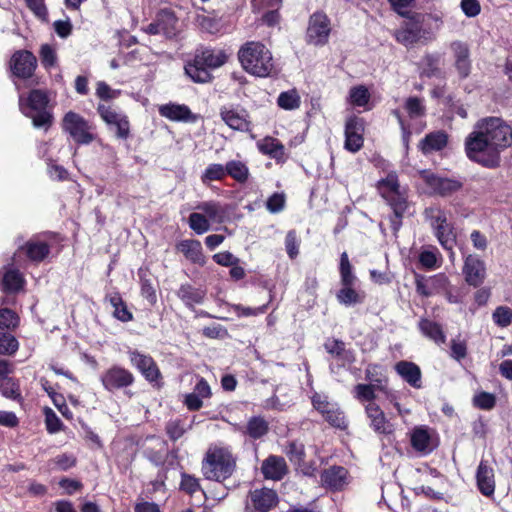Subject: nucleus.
Returning <instances> with one entry per match:
<instances>
[{
    "label": "nucleus",
    "mask_w": 512,
    "mask_h": 512,
    "mask_svg": "<svg viewBox=\"0 0 512 512\" xmlns=\"http://www.w3.org/2000/svg\"><path fill=\"white\" fill-rule=\"evenodd\" d=\"M512 145V128L503 119L479 120L465 140L467 157L488 168L499 165L500 153Z\"/></svg>",
    "instance_id": "obj_1"
},
{
    "label": "nucleus",
    "mask_w": 512,
    "mask_h": 512,
    "mask_svg": "<svg viewBox=\"0 0 512 512\" xmlns=\"http://www.w3.org/2000/svg\"><path fill=\"white\" fill-rule=\"evenodd\" d=\"M244 70L257 77H268L276 73L271 51L261 42H247L238 52Z\"/></svg>",
    "instance_id": "obj_2"
},
{
    "label": "nucleus",
    "mask_w": 512,
    "mask_h": 512,
    "mask_svg": "<svg viewBox=\"0 0 512 512\" xmlns=\"http://www.w3.org/2000/svg\"><path fill=\"white\" fill-rule=\"evenodd\" d=\"M227 60V55L222 50L203 48L197 50L194 59L185 65V73L198 83H206L211 80L209 69L222 66Z\"/></svg>",
    "instance_id": "obj_3"
},
{
    "label": "nucleus",
    "mask_w": 512,
    "mask_h": 512,
    "mask_svg": "<svg viewBox=\"0 0 512 512\" xmlns=\"http://www.w3.org/2000/svg\"><path fill=\"white\" fill-rule=\"evenodd\" d=\"M236 461L226 448H210L202 462V473L206 479L224 481L235 470Z\"/></svg>",
    "instance_id": "obj_4"
},
{
    "label": "nucleus",
    "mask_w": 512,
    "mask_h": 512,
    "mask_svg": "<svg viewBox=\"0 0 512 512\" xmlns=\"http://www.w3.org/2000/svg\"><path fill=\"white\" fill-rule=\"evenodd\" d=\"M49 103L48 93L45 90L34 89L30 91L27 98L19 96V108L21 112L32 119L36 128L49 126L52 115L47 110Z\"/></svg>",
    "instance_id": "obj_5"
},
{
    "label": "nucleus",
    "mask_w": 512,
    "mask_h": 512,
    "mask_svg": "<svg viewBox=\"0 0 512 512\" xmlns=\"http://www.w3.org/2000/svg\"><path fill=\"white\" fill-rule=\"evenodd\" d=\"M379 190L382 196L389 202L394 216L391 217V227L397 232L402 225V217L408 209V202L404 192L400 191L397 175L390 173L379 181Z\"/></svg>",
    "instance_id": "obj_6"
},
{
    "label": "nucleus",
    "mask_w": 512,
    "mask_h": 512,
    "mask_svg": "<svg viewBox=\"0 0 512 512\" xmlns=\"http://www.w3.org/2000/svg\"><path fill=\"white\" fill-rule=\"evenodd\" d=\"M339 272L342 287L336 294L338 302L345 306L361 303L364 296L354 288L357 278L352 271V265L346 252L340 256Z\"/></svg>",
    "instance_id": "obj_7"
},
{
    "label": "nucleus",
    "mask_w": 512,
    "mask_h": 512,
    "mask_svg": "<svg viewBox=\"0 0 512 512\" xmlns=\"http://www.w3.org/2000/svg\"><path fill=\"white\" fill-rule=\"evenodd\" d=\"M62 128L78 144H89L94 140L92 126L73 111L67 112L63 117Z\"/></svg>",
    "instance_id": "obj_8"
},
{
    "label": "nucleus",
    "mask_w": 512,
    "mask_h": 512,
    "mask_svg": "<svg viewBox=\"0 0 512 512\" xmlns=\"http://www.w3.org/2000/svg\"><path fill=\"white\" fill-rule=\"evenodd\" d=\"M222 121L232 130L250 132L252 122L248 111L238 106L228 105L220 108Z\"/></svg>",
    "instance_id": "obj_9"
},
{
    "label": "nucleus",
    "mask_w": 512,
    "mask_h": 512,
    "mask_svg": "<svg viewBox=\"0 0 512 512\" xmlns=\"http://www.w3.org/2000/svg\"><path fill=\"white\" fill-rule=\"evenodd\" d=\"M364 129H365V122L362 118H359L357 116H350L347 118L345 122V141H344V148L351 152L356 153L358 152L362 147L364 143Z\"/></svg>",
    "instance_id": "obj_10"
},
{
    "label": "nucleus",
    "mask_w": 512,
    "mask_h": 512,
    "mask_svg": "<svg viewBox=\"0 0 512 512\" xmlns=\"http://www.w3.org/2000/svg\"><path fill=\"white\" fill-rule=\"evenodd\" d=\"M100 380L107 391L113 392L132 385L134 376L129 370L114 365L102 373Z\"/></svg>",
    "instance_id": "obj_11"
},
{
    "label": "nucleus",
    "mask_w": 512,
    "mask_h": 512,
    "mask_svg": "<svg viewBox=\"0 0 512 512\" xmlns=\"http://www.w3.org/2000/svg\"><path fill=\"white\" fill-rule=\"evenodd\" d=\"M37 67V59L28 50L16 51L10 59V69L14 76L22 79L31 78Z\"/></svg>",
    "instance_id": "obj_12"
},
{
    "label": "nucleus",
    "mask_w": 512,
    "mask_h": 512,
    "mask_svg": "<svg viewBox=\"0 0 512 512\" xmlns=\"http://www.w3.org/2000/svg\"><path fill=\"white\" fill-rule=\"evenodd\" d=\"M330 22L328 17L321 13H314L309 20L307 28V39L314 45H323L328 41L330 34Z\"/></svg>",
    "instance_id": "obj_13"
},
{
    "label": "nucleus",
    "mask_w": 512,
    "mask_h": 512,
    "mask_svg": "<svg viewBox=\"0 0 512 512\" xmlns=\"http://www.w3.org/2000/svg\"><path fill=\"white\" fill-rule=\"evenodd\" d=\"M278 504L277 493L269 488L255 489L249 493L246 509L268 512Z\"/></svg>",
    "instance_id": "obj_14"
},
{
    "label": "nucleus",
    "mask_w": 512,
    "mask_h": 512,
    "mask_svg": "<svg viewBox=\"0 0 512 512\" xmlns=\"http://www.w3.org/2000/svg\"><path fill=\"white\" fill-rule=\"evenodd\" d=\"M97 110L106 124L115 127L118 138L127 139L129 137L130 127L126 115L106 105H99Z\"/></svg>",
    "instance_id": "obj_15"
},
{
    "label": "nucleus",
    "mask_w": 512,
    "mask_h": 512,
    "mask_svg": "<svg viewBox=\"0 0 512 512\" xmlns=\"http://www.w3.org/2000/svg\"><path fill=\"white\" fill-rule=\"evenodd\" d=\"M450 50L453 56V65L461 79L467 78L472 69L470 59V50L466 43L461 41H453L450 44Z\"/></svg>",
    "instance_id": "obj_16"
},
{
    "label": "nucleus",
    "mask_w": 512,
    "mask_h": 512,
    "mask_svg": "<svg viewBox=\"0 0 512 512\" xmlns=\"http://www.w3.org/2000/svg\"><path fill=\"white\" fill-rule=\"evenodd\" d=\"M465 281L474 287L480 286L486 278V266L476 255H468L463 266Z\"/></svg>",
    "instance_id": "obj_17"
},
{
    "label": "nucleus",
    "mask_w": 512,
    "mask_h": 512,
    "mask_svg": "<svg viewBox=\"0 0 512 512\" xmlns=\"http://www.w3.org/2000/svg\"><path fill=\"white\" fill-rule=\"evenodd\" d=\"M422 178L432 192L440 196L451 195L458 191L462 186L457 180L439 177L428 171L422 172Z\"/></svg>",
    "instance_id": "obj_18"
},
{
    "label": "nucleus",
    "mask_w": 512,
    "mask_h": 512,
    "mask_svg": "<svg viewBox=\"0 0 512 512\" xmlns=\"http://www.w3.org/2000/svg\"><path fill=\"white\" fill-rule=\"evenodd\" d=\"M128 354L131 364L135 366L148 381H156L159 378L160 372L152 357L142 354L137 350H130Z\"/></svg>",
    "instance_id": "obj_19"
},
{
    "label": "nucleus",
    "mask_w": 512,
    "mask_h": 512,
    "mask_svg": "<svg viewBox=\"0 0 512 512\" xmlns=\"http://www.w3.org/2000/svg\"><path fill=\"white\" fill-rule=\"evenodd\" d=\"M425 32L422 29L421 21L418 18L409 19L404 25L395 32L396 40L405 45L410 46L424 37Z\"/></svg>",
    "instance_id": "obj_20"
},
{
    "label": "nucleus",
    "mask_w": 512,
    "mask_h": 512,
    "mask_svg": "<svg viewBox=\"0 0 512 512\" xmlns=\"http://www.w3.org/2000/svg\"><path fill=\"white\" fill-rule=\"evenodd\" d=\"M261 472L265 479L279 481L287 474L288 467L283 457L270 455L263 460Z\"/></svg>",
    "instance_id": "obj_21"
},
{
    "label": "nucleus",
    "mask_w": 512,
    "mask_h": 512,
    "mask_svg": "<svg viewBox=\"0 0 512 512\" xmlns=\"http://www.w3.org/2000/svg\"><path fill=\"white\" fill-rule=\"evenodd\" d=\"M159 114L171 121L193 122L196 117L190 108L184 104L169 103L159 107Z\"/></svg>",
    "instance_id": "obj_22"
},
{
    "label": "nucleus",
    "mask_w": 512,
    "mask_h": 512,
    "mask_svg": "<svg viewBox=\"0 0 512 512\" xmlns=\"http://www.w3.org/2000/svg\"><path fill=\"white\" fill-rule=\"evenodd\" d=\"M366 415L370 420L372 429L380 434L391 432V425L387 421L384 412L376 403H368L365 406Z\"/></svg>",
    "instance_id": "obj_23"
},
{
    "label": "nucleus",
    "mask_w": 512,
    "mask_h": 512,
    "mask_svg": "<svg viewBox=\"0 0 512 512\" xmlns=\"http://www.w3.org/2000/svg\"><path fill=\"white\" fill-rule=\"evenodd\" d=\"M477 486L480 492L485 496H491L495 491V480L493 469L488 466L486 461H481L477 473Z\"/></svg>",
    "instance_id": "obj_24"
},
{
    "label": "nucleus",
    "mask_w": 512,
    "mask_h": 512,
    "mask_svg": "<svg viewBox=\"0 0 512 512\" xmlns=\"http://www.w3.org/2000/svg\"><path fill=\"white\" fill-rule=\"evenodd\" d=\"M0 276L2 277L1 289L4 292H17L24 286L25 280L22 274L11 266L3 267L0 270Z\"/></svg>",
    "instance_id": "obj_25"
},
{
    "label": "nucleus",
    "mask_w": 512,
    "mask_h": 512,
    "mask_svg": "<svg viewBox=\"0 0 512 512\" xmlns=\"http://www.w3.org/2000/svg\"><path fill=\"white\" fill-rule=\"evenodd\" d=\"M396 372L412 387L421 388V370L418 365L409 361H400L395 365Z\"/></svg>",
    "instance_id": "obj_26"
},
{
    "label": "nucleus",
    "mask_w": 512,
    "mask_h": 512,
    "mask_svg": "<svg viewBox=\"0 0 512 512\" xmlns=\"http://www.w3.org/2000/svg\"><path fill=\"white\" fill-rule=\"evenodd\" d=\"M177 249L192 263L201 266L205 264V257L200 241L194 239L182 240L177 244Z\"/></svg>",
    "instance_id": "obj_27"
},
{
    "label": "nucleus",
    "mask_w": 512,
    "mask_h": 512,
    "mask_svg": "<svg viewBox=\"0 0 512 512\" xmlns=\"http://www.w3.org/2000/svg\"><path fill=\"white\" fill-rule=\"evenodd\" d=\"M321 481L331 489H341L347 483V470L338 466L330 467L322 472Z\"/></svg>",
    "instance_id": "obj_28"
},
{
    "label": "nucleus",
    "mask_w": 512,
    "mask_h": 512,
    "mask_svg": "<svg viewBox=\"0 0 512 512\" xmlns=\"http://www.w3.org/2000/svg\"><path fill=\"white\" fill-rule=\"evenodd\" d=\"M412 447L423 454H428L434 449L431 434L425 427H416L411 433Z\"/></svg>",
    "instance_id": "obj_29"
},
{
    "label": "nucleus",
    "mask_w": 512,
    "mask_h": 512,
    "mask_svg": "<svg viewBox=\"0 0 512 512\" xmlns=\"http://www.w3.org/2000/svg\"><path fill=\"white\" fill-rule=\"evenodd\" d=\"M259 151L269 157L277 160H285V147L276 138L265 137L257 143Z\"/></svg>",
    "instance_id": "obj_30"
},
{
    "label": "nucleus",
    "mask_w": 512,
    "mask_h": 512,
    "mask_svg": "<svg viewBox=\"0 0 512 512\" xmlns=\"http://www.w3.org/2000/svg\"><path fill=\"white\" fill-rule=\"evenodd\" d=\"M435 237L437 238L440 245L449 251L453 250L456 243V235L454 233L453 226L448 222V219L433 230ZM453 256V252H451Z\"/></svg>",
    "instance_id": "obj_31"
},
{
    "label": "nucleus",
    "mask_w": 512,
    "mask_h": 512,
    "mask_svg": "<svg viewBox=\"0 0 512 512\" xmlns=\"http://www.w3.org/2000/svg\"><path fill=\"white\" fill-rule=\"evenodd\" d=\"M177 296L187 307H193L194 305L201 304L203 302L205 291L195 288L190 284H182L177 291Z\"/></svg>",
    "instance_id": "obj_32"
},
{
    "label": "nucleus",
    "mask_w": 512,
    "mask_h": 512,
    "mask_svg": "<svg viewBox=\"0 0 512 512\" xmlns=\"http://www.w3.org/2000/svg\"><path fill=\"white\" fill-rule=\"evenodd\" d=\"M447 144V135L443 132L428 134L421 142L420 149L424 154L443 149Z\"/></svg>",
    "instance_id": "obj_33"
},
{
    "label": "nucleus",
    "mask_w": 512,
    "mask_h": 512,
    "mask_svg": "<svg viewBox=\"0 0 512 512\" xmlns=\"http://www.w3.org/2000/svg\"><path fill=\"white\" fill-rule=\"evenodd\" d=\"M196 209L201 211V213L204 214L210 222L220 224L224 221L225 210L218 202L205 201L198 204Z\"/></svg>",
    "instance_id": "obj_34"
},
{
    "label": "nucleus",
    "mask_w": 512,
    "mask_h": 512,
    "mask_svg": "<svg viewBox=\"0 0 512 512\" xmlns=\"http://www.w3.org/2000/svg\"><path fill=\"white\" fill-rule=\"evenodd\" d=\"M21 249H24L28 259L34 262L44 260L50 253L49 245L42 241L30 240Z\"/></svg>",
    "instance_id": "obj_35"
},
{
    "label": "nucleus",
    "mask_w": 512,
    "mask_h": 512,
    "mask_svg": "<svg viewBox=\"0 0 512 512\" xmlns=\"http://www.w3.org/2000/svg\"><path fill=\"white\" fill-rule=\"evenodd\" d=\"M326 351L332 356L342 360L344 363H352L354 361L353 353L346 350L345 343L337 339H329L325 342Z\"/></svg>",
    "instance_id": "obj_36"
},
{
    "label": "nucleus",
    "mask_w": 512,
    "mask_h": 512,
    "mask_svg": "<svg viewBox=\"0 0 512 512\" xmlns=\"http://www.w3.org/2000/svg\"><path fill=\"white\" fill-rule=\"evenodd\" d=\"M419 329L423 335L438 344L444 343L446 340V336L441 326L429 319H421L419 322Z\"/></svg>",
    "instance_id": "obj_37"
},
{
    "label": "nucleus",
    "mask_w": 512,
    "mask_h": 512,
    "mask_svg": "<svg viewBox=\"0 0 512 512\" xmlns=\"http://www.w3.org/2000/svg\"><path fill=\"white\" fill-rule=\"evenodd\" d=\"M110 305L113 307V315L122 322L131 321L133 316L128 310L127 305L123 301L119 293H112L107 297Z\"/></svg>",
    "instance_id": "obj_38"
},
{
    "label": "nucleus",
    "mask_w": 512,
    "mask_h": 512,
    "mask_svg": "<svg viewBox=\"0 0 512 512\" xmlns=\"http://www.w3.org/2000/svg\"><path fill=\"white\" fill-rule=\"evenodd\" d=\"M370 92L364 85H357L349 90L347 102L353 107L365 108L370 101Z\"/></svg>",
    "instance_id": "obj_39"
},
{
    "label": "nucleus",
    "mask_w": 512,
    "mask_h": 512,
    "mask_svg": "<svg viewBox=\"0 0 512 512\" xmlns=\"http://www.w3.org/2000/svg\"><path fill=\"white\" fill-rule=\"evenodd\" d=\"M180 488L191 496L197 495L200 502L204 501L206 498V495L199 484V480L192 475L186 473L182 474Z\"/></svg>",
    "instance_id": "obj_40"
},
{
    "label": "nucleus",
    "mask_w": 512,
    "mask_h": 512,
    "mask_svg": "<svg viewBox=\"0 0 512 512\" xmlns=\"http://www.w3.org/2000/svg\"><path fill=\"white\" fill-rule=\"evenodd\" d=\"M159 19L162 24V34L167 38L175 37L179 31L178 20L175 15L170 11H162L159 14Z\"/></svg>",
    "instance_id": "obj_41"
},
{
    "label": "nucleus",
    "mask_w": 512,
    "mask_h": 512,
    "mask_svg": "<svg viewBox=\"0 0 512 512\" xmlns=\"http://www.w3.org/2000/svg\"><path fill=\"white\" fill-rule=\"evenodd\" d=\"M269 426L267 421L262 417H252L249 419L245 433L253 439H259L267 434Z\"/></svg>",
    "instance_id": "obj_42"
},
{
    "label": "nucleus",
    "mask_w": 512,
    "mask_h": 512,
    "mask_svg": "<svg viewBox=\"0 0 512 512\" xmlns=\"http://www.w3.org/2000/svg\"><path fill=\"white\" fill-rule=\"evenodd\" d=\"M225 167L227 169L226 175L231 176L234 180L240 183L247 181L249 177V169L243 162L232 160L227 162Z\"/></svg>",
    "instance_id": "obj_43"
},
{
    "label": "nucleus",
    "mask_w": 512,
    "mask_h": 512,
    "mask_svg": "<svg viewBox=\"0 0 512 512\" xmlns=\"http://www.w3.org/2000/svg\"><path fill=\"white\" fill-rule=\"evenodd\" d=\"M424 217L432 230H434L447 220V213L439 206H430L424 210Z\"/></svg>",
    "instance_id": "obj_44"
},
{
    "label": "nucleus",
    "mask_w": 512,
    "mask_h": 512,
    "mask_svg": "<svg viewBox=\"0 0 512 512\" xmlns=\"http://www.w3.org/2000/svg\"><path fill=\"white\" fill-rule=\"evenodd\" d=\"M441 254L436 247L423 250L419 255V261L426 269H436L441 264Z\"/></svg>",
    "instance_id": "obj_45"
},
{
    "label": "nucleus",
    "mask_w": 512,
    "mask_h": 512,
    "mask_svg": "<svg viewBox=\"0 0 512 512\" xmlns=\"http://www.w3.org/2000/svg\"><path fill=\"white\" fill-rule=\"evenodd\" d=\"M227 169L224 165L212 163L207 166L201 175L203 184H208L211 181H220L226 176Z\"/></svg>",
    "instance_id": "obj_46"
},
{
    "label": "nucleus",
    "mask_w": 512,
    "mask_h": 512,
    "mask_svg": "<svg viewBox=\"0 0 512 512\" xmlns=\"http://www.w3.org/2000/svg\"><path fill=\"white\" fill-rule=\"evenodd\" d=\"M284 452L293 464L301 467L305 457V449L302 443L292 441L286 446Z\"/></svg>",
    "instance_id": "obj_47"
},
{
    "label": "nucleus",
    "mask_w": 512,
    "mask_h": 512,
    "mask_svg": "<svg viewBox=\"0 0 512 512\" xmlns=\"http://www.w3.org/2000/svg\"><path fill=\"white\" fill-rule=\"evenodd\" d=\"M189 226L197 234H204L210 229V221L201 212H193L189 216Z\"/></svg>",
    "instance_id": "obj_48"
},
{
    "label": "nucleus",
    "mask_w": 512,
    "mask_h": 512,
    "mask_svg": "<svg viewBox=\"0 0 512 512\" xmlns=\"http://www.w3.org/2000/svg\"><path fill=\"white\" fill-rule=\"evenodd\" d=\"M278 105L285 110L297 109L300 106V96L296 90L282 92L278 97Z\"/></svg>",
    "instance_id": "obj_49"
},
{
    "label": "nucleus",
    "mask_w": 512,
    "mask_h": 512,
    "mask_svg": "<svg viewBox=\"0 0 512 512\" xmlns=\"http://www.w3.org/2000/svg\"><path fill=\"white\" fill-rule=\"evenodd\" d=\"M19 348L18 340L10 333L0 332V354L13 355Z\"/></svg>",
    "instance_id": "obj_50"
},
{
    "label": "nucleus",
    "mask_w": 512,
    "mask_h": 512,
    "mask_svg": "<svg viewBox=\"0 0 512 512\" xmlns=\"http://www.w3.org/2000/svg\"><path fill=\"white\" fill-rule=\"evenodd\" d=\"M492 319L499 327H507L512 323V309L508 306H498L493 314Z\"/></svg>",
    "instance_id": "obj_51"
},
{
    "label": "nucleus",
    "mask_w": 512,
    "mask_h": 512,
    "mask_svg": "<svg viewBox=\"0 0 512 512\" xmlns=\"http://www.w3.org/2000/svg\"><path fill=\"white\" fill-rule=\"evenodd\" d=\"M405 109L410 118H418L425 115L423 100L418 97H409L405 101Z\"/></svg>",
    "instance_id": "obj_52"
},
{
    "label": "nucleus",
    "mask_w": 512,
    "mask_h": 512,
    "mask_svg": "<svg viewBox=\"0 0 512 512\" xmlns=\"http://www.w3.org/2000/svg\"><path fill=\"white\" fill-rule=\"evenodd\" d=\"M18 325L19 317L14 311L8 308L0 309V329L13 330Z\"/></svg>",
    "instance_id": "obj_53"
},
{
    "label": "nucleus",
    "mask_w": 512,
    "mask_h": 512,
    "mask_svg": "<svg viewBox=\"0 0 512 512\" xmlns=\"http://www.w3.org/2000/svg\"><path fill=\"white\" fill-rule=\"evenodd\" d=\"M473 404L482 410H491L496 405V396L488 392H479L473 397Z\"/></svg>",
    "instance_id": "obj_54"
},
{
    "label": "nucleus",
    "mask_w": 512,
    "mask_h": 512,
    "mask_svg": "<svg viewBox=\"0 0 512 512\" xmlns=\"http://www.w3.org/2000/svg\"><path fill=\"white\" fill-rule=\"evenodd\" d=\"M40 59L46 69L54 67L57 63L56 50L49 44H43L40 48Z\"/></svg>",
    "instance_id": "obj_55"
},
{
    "label": "nucleus",
    "mask_w": 512,
    "mask_h": 512,
    "mask_svg": "<svg viewBox=\"0 0 512 512\" xmlns=\"http://www.w3.org/2000/svg\"><path fill=\"white\" fill-rule=\"evenodd\" d=\"M0 392L6 398H20L19 386L12 378L0 380Z\"/></svg>",
    "instance_id": "obj_56"
},
{
    "label": "nucleus",
    "mask_w": 512,
    "mask_h": 512,
    "mask_svg": "<svg viewBox=\"0 0 512 512\" xmlns=\"http://www.w3.org/2000/svg\"><path fill=\"white\" fill-rule=\"evenodd\" d=\"M313 407L322 415L328 413L330 410L335 409L338 405L336 403L329 402L327 396L315 393L312 396Z\"/></svg>",
    "instance_id": "obj_57"
},
{
    "label": "nucleus",
    "mask_w": 512,
    "mask_h": 512,
    "mask_svg": "<svg viewBox=\"0 0 512 512\" xmlns=\"http://www.w3.org/2000/svg\"><path fill=\"white\" fill-rule=\"evenodd\" d=\"M322 416L334 427L344 429L347 426L345 415L338 406Z\"/></svg>",
    "instance_id": "obj_58"
},
{
    "label": "nucleus",
    "mask_w": 512,
    "mask_h": 512,
    "mask_svg": "<svg viewBox=\"0 0 512 512\" xmlns=\"http://www.w3.org/2000/svg\"><path fill=\"white\" fill-rule=\"evenodd\" d=\"M285 247L288 256L291 259L296 258V256L299 253V241L297 239L296 232L294 230H291L287 233L285 238Z\"/></svg>",
    "instance_id": "obj_59"
},
{
    "label": "nucleus",
    "mask_w": 512,
    "mask_h": 512,
    "mask_svg": "<svg viewBox=\"0 0 512 512\" xmlns=\"http://www.w3.org/2000/svg\"><path fill=\"white\" fill-rule=\"evenodd\" d=\"M356 397L360 401H367L368 403H374L375 392L374 386L369 384H358L355 387Z\"/></svg>",
    "instance_id": "obj_60"
},
{
    "label": "nucleus",
    "mask_w": 512,
    "mask_h": 512,
    "mask_svg": "<svg viewBox=\"0 0 512 512\" xmlns=\"http://www.w3.org/2000/svg\"><path fill=\"white\" fill-rule=\"evenodd\" d=\"M435 278H430L427 281L423 279L416 280V291L424 297H430L435 294Z\"/></svg>",
    "instance_id": "obj_61"
},
{
    "label": "nucleus",
    "mask_w": 512,
    "mask_h": 512,
    "mask_svg": "<svg viewBox=\"0 0 512 512\" xmlns=\"http://www.w3.org/2000/svg\"><path fill=\"white\" fill-rule=\"evenodd\" d=\"M141 295L151 304L157 302L156 291L149 279L141 278Z\"/></svg>",
    "instance_id": "obj_62"
},
{
    "label": "nucleus",
    "mask_w": 512,
    "mask_h": 512,
    "mask_svg": "<svg viewBox=\"0 0 512 512\" xmlns=\"http://www.w3.org/2000/svg\"><path fill=\"white\" fill-rule=\"evenodd\" d=\"M285 205L284 195L274 193L266 202V208L271 213H278L283 210Z\"/></svg>",
    "instance_id": "obj_63"
},
{
    "label": "nucleus",
    "mask_w": 512,
    "mask_h": 512,
    "mask_svg": "<svg viewBox=\"0 0 512 512\" xmlns=\"http://www.w3.org/2000/svg\"><path fill=\"white\" fill-rule=\"evenodd\" d=\"M46 428L47 431L51 434L56 433L61 430L62 423L57 415L51 410L46 409Z\"/></svg>",
    "instance_id": "obj_64"
}]
</instances>
